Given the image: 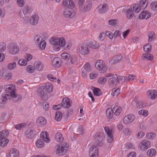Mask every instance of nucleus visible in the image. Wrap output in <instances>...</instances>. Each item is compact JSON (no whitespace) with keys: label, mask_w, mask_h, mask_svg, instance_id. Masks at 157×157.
<instances>
[{"label":"nucleus","mask_w":157,"mask_h":157,"mask_svg":"<svg viewBox=\"0 0 157 157\" xmlns=\"http://www.w3.org/2000/svg\"><path fill=\"white\" fill-rule=\"evenodd\" d=\"M80 9L82 10L85 11H89L91 8L92 2L90 0H87L85 2V0H78Z\"/></svg>","instance_id":"nucleus-1"},{"label":"nucleus","mask_w":157,"mask_h":157,"mask_svg":"<svg viewBox=\"0 0 157 157\" xmlns=\"http://www.w3.org/2000/svg\"><path fill=\"white\" fill-rule=\"evenodd\" d=\"M68 148V144L66 143L58 145L56 149V153L59 155H63L67 153Z\"/></svg>","instance_id":"nucleus-2"},{"label":"nucleus","mask_w":157,"mask_h":157,"mask_svg":"<svg viewBox=\"0 0 157 157\" xmlns=\"http://www.w3.org/2000/svg\"><path fill=\"white\" fill-rule=\"evenodd\" d=\"M147 0H141L139 3V6L135 3L133 5L134 11L136 12H139L141 9H144L147 7L148 4Z\"/></svg>","instance_id":"nucleus-3"},{"label":"nucleus","mask_w":157,"mask_h":157,"mask_svg":"<svg viewBox=\"0 0 157 157\" xmlns=\"http://www.w3.org/2000/svg\"><path fill=\"white\" fill-rule=\"evenodd\" d=\"M95 66L97 69L101 73H104L107 69L103 61L101 60H98L95 64Z\"/></svg>","instance_id":"nucleus-4"},{"label":"nucleus","mask_w":157,"mask_h":157,"mask_svg":"<svg viewBox=\"0 0 157 157\" xmlns=\"http://www.w3.org/2000/svg\"><path fill=\"white\" fill-rule=\"evenodd\" d=\"M43 86L39 87L37 90L38 95L44 100H46L48 98L47 92L45 91Z\"/></svg>","instance_id":"nucleus-5"},{"label":"nucleus","mask_w":157,"mask_h":157,"mask_svg":"<svg viewBox=\"0 0 157 157\" xmlns=\"http://www.w3.org/2000/svg\"><path fill=\"white\" fill-rule=\"evenodd\" d=\"M75 14L73 8H64L63 15L64 17L67 18H71L73 17Z\"/></svg>","instance_id":"nucleus-6"},{"label":"nucleus","mask_w":157,"mask_h":157,"mask_svg":"<svg viewBox=\"0 0 157 157\" xmlns=\"http://www.w3.org/2000/svg\"><path fill=\"white\" fill-rule=\"evenodd\" d=\"M150 142L147 140H144L142 141L139 143L138 147L141 150H146L151 147Z\"/></svg>","instance_id":"nucleus-7"},{"label":"nucleus","mask_w":157,"mask_h":157,"mask_svg":"<svg viewBox=\"0 0 157 157\" xmlns=\"http://www.w3.org/2000/svg\"><path fill=\"white\" fill-rule=\"evenodd\" d=\"M15 86L14 84H9L5 86L4 87V89L6 93H8L9 97L15 92Z\"/></svg>","instance_id":"nucleus-8"},{"label":"nucleus","mask_w":157,"mask_h":157,"mask_svg":"<svg viewBox=\"0 0 157 157\" xmlns=\"http://www.w3.org/2000/svg\"><path fill=\"white\" fill-rule=\"evenodd\" d=\"M90 157H98V148L94 145L91 147L89 150Z\"/></svg>","instance_id":"nucleus-9"},{"label":"nucleus","mask_w":157,"mask_h":157,"mask_svg":"<svg viewBox=\"0 0 157 157\" xmlns=\"http://www.w3.org/2000/svg\"><path fill=\"white\" fill-rule=\"evenodd\" d=\"M78 51L79 52L83 55H87L90 53V50L87 45H83L79 46Z\"/></svg>","instance_id":"nucleus-10"},{"label":"nucleus","mask_w":157,"mask_h":157,"mask_svg":"<svg viewBox=\"0 0 157 157\" xmlns=\"http://www.w3.org/2000/svg\"><path fill=\"white\" fill-rule=\"evenodd\" d=\"M58 39L52 38L50 39V42L51 44L53 45V49L56 51H58L60 47V44L58 43Z\"/></svg>","instance_id":"nucleus-11"},{"label":"nucleus","mask_w":157,"mask_h":157,"mask_svg":"<svg viewBox=\"0 0 157 157\" xmlns=\"http://www.w3.org/2000/svg\"><path fill=\"white\" fill-rule=\"evenodd\" d=\"M104 129L107 135V141L109 143H111L113 140L112 132L108 126H105Z\"/></svg>","instance_id":"nucleus-12"},{"label":"nucleus","mask_w":157,"mask_h":157,"mask_svg":"<svg viewBox=\"0 0 157 157\" xmlns=\"http://www.w3.org/2000/svg\"><path fill=\"white\" fill-rule=\"evenodd\" d=\"M10 53L13 55H15L19 52V48L17 45L15 44H11L9 49Z\"/></svg>","instance_id":"nucleus-13"},{"label":"nucleus","mask_w":157,"mask_h":157,"mask_svg":"<svg viewBox=\"0 0 157 157\" xmlns=\"http://www.w3.org/2000/svg\"><path fill=\"white\" fill-rule=\"evenodd\" d=\"M63 5L64 8H73L75 7L74 2L72 0H64Z\"/></svg>","instance_id":"nucleus-14"},{"label":"nucleus","mask_w":157,"mask_h":157,"mask_svg":"<svg viewBox=\"0 0 157 157\" xmlns=\"http://www.w3.org/2000/svg\"><path fill=\"white\" fill-rule=\"evenodd\" d=\"M135 117V116L133 114L126 116L123 119V122L125 124H129L134 121Z\"/></svg>","instance_id":"nucleus-15"},{"label":"nucleus","mask_w":157,"mask_h":157,"mask_svg":"<svg viewBox=\"0 0 157 157\" xmlns=\"http://www.w3.org/2000/svg\"><path fill=\"white\" fill-rule=\"evenodd\" d=\"M151 13L147 10L143 11L140 14L138 17L140 19H147L151 16Z\"/></svg>","instance_id":"nucleus-16"},{"label":"nucleus","mask_w":157,"mask_h":157,"mask_svg":"<svg viewBox=\"0 0 157 157\" xmlns=\"http://www.w3.org/2000/svg\"><path fill=\"white\" fill-rule=\"evenodd\" d=\"M98 12L101 14L105 13L108 10V4L104 3L103 5H100L98 7Z\"/></svg>","instance_id":"nucleus-17"},{"label":"nucleus","mask_w":157,"mask_h":157,"mask_svg":"<svg viewBox=\"0 0 157 157\" xmlns=\"http://www.w3.org/2000/svg\"><path fill=\"white\" fill-rule=\"evenodd\" d=\"M147 96L151 99H155L157 96V91L155 90H149L147 92Z\"/></svg>","instance_id":"nucleus-18"},{"label":"nucleus","mask_w":157,"mask_h":157,"mask_svg":"<svg viewBox=\"0 0 157 157\" xmlns=\"http://www.w3.org/2000/svg\"><path fill=\"white\" fill-rule=\"evenodd\" d=\"M62 104L64 108H68L71 107V105L69 99L68 98H64L62 101Z\"/></svg>","instance_id":"nucleus-19"},{"label":"nucleus","mask_w":157,"mask_h":157,"mask_svg":"<svg viewBox=\"0 0 157 157\" xmlns=\"http://www.w3.org/2000/svg\"><path fill=\"white\" fill-rule=\"evenodd\" d=\"M104 134L102 132H99L96 133L94 136V138L97 142L101 143L104 139Z\"/></svg>","instance_id":"nucleus-20"},{"label":"nucleus","mask_w":157,"mask_h":157,"mask_svg":"<svg viewBox=\"0 0 157 157\" xmlns=\"http://www.w3.org/2000/svg\"><path fill=\"white\" fill-rule=\"evenodd\" d=\"M36 122L38 126L42 127L46 125L47 121L45 118L40 117L37 119Z\"/></svg>","instance_id":"nucleus-21"},{"label":"nucleus","mask_w":157,"mask_h":157,"mask_svg":"<svg viewBox=\"0 0 157 157\" xmlns=\"http://www.w3.org/2000/svg\"><path fill=\"white\" fill-rule=\"evenodd\" d=\"M36 132L32 129H28L25 132V135L28 138L32 139L35 134Z\"/></svg>","instance_id":"nucleus-22"},{"label":"nucleus","mask_w":157,"mask_h":157,"mask_svg":"<svg viewBox=\"0 0 157 157\" xmlns=\"http://www.w3.org/2000/svg\"><path fill=\"white\" fill-rule=\"evenodd\" d=\"M40 137L43 141L46 143H49L50 139L48 137V132H43L40 134Z\"/></svg>","instance_id":"nucleus-23"},{"label":"nucleus","mask_w":157,"mask_h":157,"mask_svg":"<svg viewBox=\"0 0 157 157\" xmlns=\"http://www.w3.org/2000/svg\"><path fill=\"white\" fill-rule=\"evenodd\" d=\"M9 97V94L4 93L3 94L0 96V104L6 103Z\"/></svg>","instance_id":"nucleus-24"},{"label":"nucleus","mask_w":157,"mask_h":157,"mask_svg":"<svg viewBox=\"0 0 157 157\" xmlns=\"http://www.w3.org/2000/svg\"><path fill=\"white\" fill-rule=\"evenodd\" d=\"M39 19V17L37 15H33L30 18V22L31 25H35L38 23Z\"/></svg>","instance_id":"nucleus-25"},{"label":"nucleus","mask_w":157,"mask_h":157,"mask_svg":"<svg viewBox=\"0 0 157 157\" xmlns=\"http://www.w3.org/2000/svg\"><path fill=\"white\" fill-rule=\"evenodd\" d=\"M19 156L18 151L16 149L13 148L10 151L7 157H19Z\"/></svg>","instance_id":"nucleus-26"},{"label":"nucleus","mask_w":157,"mask_h":157,"mask_svg":"<svg viewBox=\"0 0 157 157\" xmlns=\"http://www.w3.org/2000/svg\"><path fill=\"white\" fill-rule=\"evenodd\" d=\"M34 67L36 70L40 71L43 69L44 65L41 62L37 61L34 63Z\"/></svg>","instance_id":"nucleus-27"},{"label":"nucleus","mask_w":157,"mask_h":157,"mask_svg":"<svg viewBox=\"0 0 157 157\" xmlns=\"http://www.w3.org/2000/svg\"><path fill=\"white\" fill-rule=\"evenodd\" d=\"M117 82H118V80L117 77L111 78L108 80V83L109 85L113 87L116 86Z\"/></svg>","instance_id":"nucleus-28"},{"label":"nucleus","mask_w":157,"mask_h":157,"mask_svg":"<svg viewBox=\"0 0 157 157\" xmlns=\"http://www.w3.org/2000/svg\"><path fill=\"white\" fill-rule=\"evenodd\" d=\"M61 59L59 57H55L53 59L52 61V64L56 67L59 68L60 66Z\"/></svg>","instance_id":"nucleus-29"},{"label":"nucleus","mask_w":157,"mask_h":157,"mask_svg":"<svg viewBox=\"0 0 157 157\" xmlns=\"http://www.w3.org/2000/svg\"><path fill=\"white\" fill-rule=\"evenodd\" d=\"M122 56L121 55H117L116 56L114 57L110 61L111 64H114L121 61Z\"/></svg>","instance_id":"nucleus-30"},{"label":"nucleus","mask_w":157,"mask_h":157,"mask_svg":"<svg viewBox=\"0 0 157 157\" xmlns=\"http://www.w3.org/2000/svg\"><path fill=\"white\" fill-rule=\"evenodd\" d=\"M43 86L44 87L45 91H47L48 93H51L52 91L53 87L51 84L47 83Z\"/></svg>","instance_id":"nucleus-31"},{"label":"nucleus","mask_w":157,"mask_h":157,"mask_svg":"<svg viewBox=\"0 0 157 157\" xmlns=\"http://www.w3.org/2000/svg\"><path fill=\"white\" fill-rule=\"evenodd\" d=\"M10 96L13 98V101L15 102L20 101L22 98V96L21 95L17 94L15 92Z\"/></svg>","instance_id":"nucleus-32"},{"label":"nucleus","mask_w":157,"mask_h":157,"mask_svg":"<svg viewBox=\"0 0 157 157\" xmlns=\"http://www.w3.org/2000/svg\"><path fill=\"white\" fill-rule=\"evenodd\" d=\"M88 46L92 48L96 49L99 47V45L97 42L95 40L90 41L88 44Z\"/></svg>","instance_id":"nucleus-33"},{"label":"nucleus","mask_w":157,"mask_h":157,"mask_svg":"<svg viewBox=\"0 0 157 157\" xmlns=\"http://www.w3.org/2000/svg\"><path fill=\"white\" fill-rule=\"evenodd\" d=\"M121 110V108L118 106H115L113 108V111L114 114L116 116H119Z\"/></svg>","instance_id":"nucleus-34"},{"label":"nucleus","mask_w":157,"mask_h":157,"mask_svg":"<svg viewBox=\"0 0 157 157\" xmlns=\"http://www.w3.org/2000/svg\"><path fill=\"white\" fill-rule=\"evenodd\" d=\"M126 17L129 19H132L134 16V13L131 8H129L127 11Z\"/></svg>","instance_id":"nucleus-35"},{"label":"nucleus","mask_w":157,"mask_h":157,"mask_svg":"<svg viewBox=\"0 0 157 157\" xmlns=\"http://www.w3.org/2000/svg\"><path fill=\"white\" fill-rule=\"evenodd\" d=\"M9 140L6 138H1L0 139V145L1 147L6 146L9 142Z\"/></svg>","instance_id":"nucleus-36"},{"label":"nucleus","mask_w":157,"mask_h":157,"mask_svg":"<svg viewBox=\"0 0 157 157\" xmlns=\"http://www.w3.org/2000/svg\"><path fill=\"white\" fill-rule=\"evenodd\" d=\"M142 59L145 60L147 59L148 60H151L153 58V56L150 54H144L142 56Z\"/></svg>","instance_id":"nucleus-37"},{"label":"nucleus","mask_w":157,"mask_h":157,"mask_svg":"<svg viewBox=\"0 0 157 157\" xmlns=\"http://www.w3.org/2000/svg\"><path fill=\"white\" fill-rule=\"evenodd\" d=\"M42 37L40 35H36L34 37V41L36 44L39 45L40 43L43 40Z\"/></svg>","instance_id":"nucleus-38"},{"label":"nucleus","mask_w":157,"mask_h":157,"mask_svg":"<svg viewBox=\"0 0 157 157\" xmlns=\"http://www.w3.org/2000/svg\"><path fill=\"white\" fill-rule=\"evenodd\" d=\"M118 82L119 83H122L128 81V77L126 76H119L117 77Z\"/></svg>","instance_id":"nucleus-39"},{"label":"nucleus","mask_w":157,"mask_h":157,"mask_svg":"<svg viewBox=\"0 0 157 157\" xmlns=\"http://www.w3.org/2000/svg\"><path fill=\"white\" fill-rule=\"evenodd\" d=\"M63 139L62 135L60 133L58 132L56 133L55 135V139L57 142H62Z\"/></svg>","instance_id":"nucleus-40"},{"label":"nucleus","mask_w":157,"mask_h":157,"mask_svg":"<svg viewBox=\"0 0 157 157\" xmlns=\"http://www.w3.org/2000/svg\"><path fill=\"white\" fill-rule=\"evenodd\" d=\"M113 109L110 108L106 110V116L108 118H111L113 116Z\"/></svg>","instance_id":"nucleus-41"},{"label":"nucleus","mask_w":157,"mask_h":157,"mask_svg":"<svg viewBox=\"0 0 157 157\" xmlns=\"http://www.w3.org/2000/svg\"><path fill=\"white\" fill-rule=\"evenodd\" d=\"M9 132L8 130H2L0 132V137L1 138H6L7 137Z\"/></svg>","instance_id":"nucleus-42"},{"label":"nucleus","mask_w":157,"mask_h":157,"mask_svg":"<svg viewBox=\"0 0 157 157\" xmlns=\"http://www.w3.org/2000/svg\"><path fill=\"white\" fill-rule=\"evenodd\" d=\"M156 151L155 149H150L147 152V155L150 157L155 155L156 154Z\"/></svg>","instance_id":"nucleus-43"},{"label":"nucleus","mask_w":157,"mask_h":157,"mask_svg":"<svg viewBox=\"0 0 157 157\" xmlns=\"http://www.w3.org/2000/svg\"><path fill=\"white\" fill-rule=\"evenodd\" d=\"M62 117V113L59 111L56 112L55 114V119L57 121H59Z\"/></svg>","instance_id":"nucleus-44"},{"label":"nucleus","mask_w":157,"mask_h":157,"mask_svg":"<svg viewBox=\"0 0 157 157\" xmlns=\"http://www.w3.org/2000/svg\"><path fill=\"white\" fill-rule=\"evenodd\" d=\"M16 65V63L15 62H13L9 63L7 66V67L9 70H12L15 68Z\"/></svg>","instance_id":"nucleus-45"},{"label":"nucleus","mask_w":157,"mask_h":157,"mask_svg":"<svg viewBox=\"0 0 157 157\" xmlns=\"http://www.w3.org/2000/svg\"><path fill=\"white\" fill-rule=\"evenodd\" d=\"M151 45L150 43L145 45L143 47V49L145 52H150L151 50Z\"/></svg>","instance_id":"nucleus-46"},{"label":"nucleus","mask_w":157,"mask_h":157,"mask_svg":"<svg viewBox=\"0 0 157 157\" xmlns=\"http://www.w3.org/2000/svg\"><path fill=\"white\" fill-rule=\"evenodd\" d=\"M58 43L60 44V47H62L63 48L65 47V44L66 41L65 39L63 37H61L58 39Z\"/></svg>","instance_id":"nucleus-47"},{"label":"nucleus","mask_w":157,"mask_h":157,"mask_svg":"<svg viewBox=\"0 0 157 157\" xmlns=\"http://www.w3.org/2000/svg\"><path fill=\"white\" fill-rule=\"evenodd\" d=\"M120 93V89L119 88H113V89L112 92L111 93V94L114 96H117Z\"/></svg>","instance_id":"nucleus-48"},{"label":"nucleus","mask_w":157,"mask_h":157,"mask_svg":"<svg viewBox=\"0 0 157 157\" xmlns=\"http://www.w3.org/2000/svg\"><path fill=\"white\" fill-rule=\"evenodd\" d=\"M94 88L93 92L94 95L99 96L101 94V92L100 89L97 88Z\"/></svg>","instance_id":"nucleus-49"},{"label":"nucleus","mask_w":157,"mask_h":157,"mask_svg":"<svg viewBox=\"0 0 157 157\" xmlns=\"http://www.w3.org/2000/svg\"><path fill=\"white\" fill-rule=\"evenodd\" d=\"M36 147L39 148H41L44 145V143L41 140H38L36 143Z\"/></svg>","instance_id":"nucleus-50"},{"label":"nucleus","mask_w":157,"mask_h":157,"mask_svg":"<svg viewBox=\"0 0 157 157\" xmlns=\"http://www.w3.org/2000/svg\"><path fill=\"white\" fill-rule=\"evenodd\" d=\"M151 8L154 11H157V1L152 2L151 5Z\"/></svg>","instance_id":"nucleus-51"},{"label":"nucleus","mask_w":157,"mask_h":157,"mask_svg":"<svg viewBox=\"0 0 157 157\" xmlns=\"http://www.w3.org/2000/svg\"><path fill=\"white\" fill-rule=\"evenodd\" d=\"M156 136L155 134L153 132H150L146 134V137L147 139H154Z\"/></svg>","instance_id":"nucleus-52"},{"label":"nucleus","mask_w":157,"mask_h":157,"mask_svg":"<svg viewBox=\"0 0 157 157\" xmlns=\"http://www.w3.org/2000/svg\"><path fill=\"white\" fill-rule=\"evenodd\" d=\"M61 56L63 59L66 60L69 59L71 57L70 54L67 53H62Z\"/></svg>","instance_id":"nucleus-53"},{"label":"nucleus","mask_w":157,"mask_h":157,"mask_svg":"<svg viewBox=\"0 0 157 157\" xmlns=\"http://www.w3.org/2000/svg\"><path fill=\"white\" fill-rule=\"evenodd\" d=\"M72 45V43L70 40H68L66 42L65 44V47L63 48L66 50H68L71 47Z\"/></svg>","instance_id":"nucleus-54"},{"label":"nucleus","mask_w":157,"mask_h":157,"mask_svg":"<svg viewBox=\"0 0 157 157\" xmlns=\"http://www.w3.org/2000/svg\"><path fill=\"white\" fill-rule=\"evenodd\" d=\"M18 64L20 66H25L27 64V62L24 59H21L19 60Z\"/></svg>","instance_id":"nucleus-55"},{"label":"nucleus","mask_w":157,"mask_h":157,"mask_svg":"<svg viewBox=\"0 0 157 157\" xmlns=\"http://www.w3.org/2000/svg\"><path fill=\"white\" fill-rule=\"evenodd\" d=\"M34 67L32 65H29L26 67V71L30 73H33L34 70Z\"/></svg>","instance_id":"nucleus-56"},{"label":"nucleus","mask_w":157,"mask_h":157,"mask_svg":"<svg viewBox=\"0 0 157 157\" xmlns=\"http://www.w3.org/2000/svg\"><path fill=\"white\" fill-rule=\"evenodd\" d=\"M139 113L140 115L146 117L148 115V112L146 110H141L139 111Z\"/></svg>","instance_id":"nucleus-57"},{"label":"nucleus","mask_w":157,"mask_h":157,"mask_svg":"<svg viewBox=\"0 0 157 157\" xmlns=\"http://www.w3.org/2000/svg\"><path fill=\"white\" fill-rule=\"evenodd\" d=\"M106 80L107 79L106 78L103 77L99 78L98 79V83H100L101 84H104L105 83Z\"/></svg>","instance_id":"nucleus-58"},{"label":"nucleus","mask_w":157,"mask_h":157,"mask_svg":"<svg viewBox=\"0 0 157 157\" xmlns=\"http://www.w3.org/2000/svg\"><path fill=\"white\" fill-rule=\"evenodd\" d=\"M146 106V105L142 101H140L136 104V106L139 108H142Z\"/></svg>","instance_id":"nucleus-59"},{"label":"nucleus","mask_w":157,"mask_h":157,"mask_svg":"<svg viewBox=\"0 0 157 157\" xmlns=\"http://www.w3.org/2000/svg\"><path fill=\"white\" fill-rule=\"evenodd\" d=\"M6 48V44L5 43L2 42L0 43V51L3 52Z\"/></svg>","instance_id":"nucleus-60"},{"label":"nucleus","mask_w":157,"mask_h":157,"mask_svg":"<svg viewBox=\"0 0 157 157\" xmlns=\"http://www.w3.org/2000/svg\"><path fill=\"white\" fill-rule=\"evenodd\" d=\"M84 69L87 72H90L91 71V68L90 67V64L87 63L84 66Z\"/></svg>","instance_id":"nucleus-61"},{"label":"nucleus","mask_w":157,"mask_h":157,"mask_svg":"<svg viewBox=\"0 0 157 157\" xmlns=\"http://www.w3.org/2000/svg\"><path fill=\"white\" fill-rule=\"evenodd\" d=\"M29 7L28 5L25 6L23 8L22 12L24 14H27L29 12Z\"/></svg>","instance_id":"nucleus-62"},{"label":"nucleus","mask_w":157,"mask_h":157,"mask_svg":"<svg viewBox=\"0 0 157 157\" xmlns=\"http://www.w3.org/2000/svg\"><path fill=\"white\" fill-rule=\"evenodd\" d=\"M40 43V44H39V45L40 46V48L42 50L44 49L46 44V41L44 40H43Z\"/></svg>","instance_id":"nucleus-63"},{"label":"nucleus","mask_w":157,"mask_h":157,"mask_svg":"<svg viewBox=\"0 0 157 157\" xmlns=\"http://www.w3.org/2000/svg\"><path fill=\"white\" fill-rule=\"evenodd\" d=\"M78 56L77 55H73L72 56L71 59V62L72 64H74L75 63L77 60Z\"/></svg>","instance_id":"nucleus-64"}]
</instances>
